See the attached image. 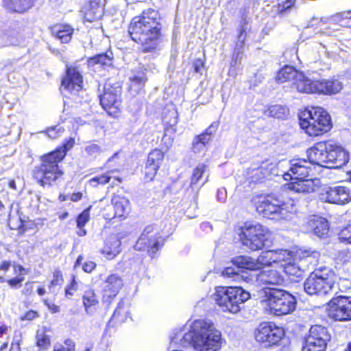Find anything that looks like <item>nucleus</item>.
I'll list each match as a JSON object with an SVG mask.
<instances>
[{
  "label": "nucleus",
  "mask_w": 351,
  "mask_h": 351,
  "mask_svg": "<svg viewBox=\"0 0 351 351\" xmlns=\"http://www.w3.org/2000/svg\"><path fill=\"white\" fill-rule=\"evenodd\" d=\"M332 146L328 141L316 143L307 150V156L311 164L328 168V150H331Z\"/></svg>",
  "instance_id": "18"
},
{
  "label": "nucleus",
  "mask_w": 351,
  "mask_h": 351,
  "mask_svg": "<svg viewBox=\"0 0 351 351\" xmlns=\"http://www.w3.org/2000/svg\"><path fill=\"white\" fill-rule=\"evenodd\" d=\"M121 93V88L119 86H114L106 84L104 93L100 95L101 105L111 116H116L120 110Z\"/></svg>",
  "instance_id": "14"
},
{
  "label": "nucleus",
  "mask_w": 351,
  "mask_h": 351,
  "mask_svg": "<svg viewBox=\"0 0 351 351\" xmlns=\"http://www.w3.org/2000/svg\"><path fill=\"white\" fill-rule=\"evenodd\" d=\"M104 9L101 3L96 0H90L88 5L84 8L85 21L92 22L99 19L103 14Z\"/></svg>",
  "instance_id": "27"
},
{
  "label": "nucleus",
  "mask_w": 351,
  "mask_h": 351,
  "mask_svg": "<svg viewBox=\"0 0 351 351\" xmlns=\"http://www.w3.org/2000/svg\"><path fill=\"white\" fill-rule=\"evenodd\" d=\"M34 0H14L13 3L16 11L23 12L30 8Z\"/></svg>",
  "instance_id": "43"
},
{
  "label": "nucleus",
  "mask_w": 351,
  "mask_h": 351,
  "mask_svg": "<svg viewBox=\"0 0 351 351\" xmlns=\"http://www.w3.org/2000/svg\"><path fill=\"white\" fill-rule=\"evenodd\" d=\"M329 339L326 328L318 325L311 326L302 351H323Z\"/></svg>",
  "instance_id": "15"
},
{
  "label": "nucleus",
  "mask_w": 351,
  "mask_h": 351,
  "mask_svg": "<svg viewBox=\"0 0 351 351\" xmlns=\"http://www.w3.org/2000/svg\"><path fill=\"white\" fill-rule=\"evenodd\" d=\"M256 280L261 285L271 290L273 289L270 286L282 285L285 282V277L278 269H267L257 274Z\"/></svg>",
  "instance_id": "22"
},
{
  "label": "nucleus",
  "mask_w": 351,
  "mask_h": 351,
  "mask_svg": "<svg viewBox=\"0 0 351 351\" xmlns=\"http://www.w3.org/2000/svg\"><path fill=\"white\" fill-rule=\"evenodd\" d=\"M289 257L288 250L279 249L263 252L256 259L246 256H237L232 260V263L238 269L258 270L272 264L280 265V262L287 260Z\"/></svg>",
  "instance_id": "7"
},
{
  "label": "nucleus",
  "mask_w": 351,
  "mask_h": 351,
  "mask_svg": "<svg viewBox=\"0 0 351 351\" xmlns=\"http://www.w3.org/2000/svg\"><path fill=\"white\" fill-rule=\"evenodd\" d=\"M336 275L332 269L323 267L315 270L304 283V291L309 295H327L332 291Z\"/></svg>",
  "instance_id": "8"
},
{
  "label": "nucleus",
  "mask_w": 351,
  "mask_h": 351,
  "mask_svg": "<svg viewBox=\"0 0 351 351\" xmlns=\"http://www.w3.org/2000/svg\"><path fill=\"white\" fill-rule=\"evenodd\" d=\"M112 204L115 217H122L128 213L130 201L126 197L115 195L112 198Z\"/></svg>",
  "instance_id": "29"
},
{
  "label": "nucleus",
  "mask_w": 351,
  "mask_h": 351,
  "mask_svg": "<svg viewBox=\"0 0 351 351\" xmlns=\"http://www.w3.org/2000/svg\"><path fill=\"white\" fill-rule=\"evenodd\" d=\"M180 341L183 346L191 343L196 351H219L224 343L221 332L204 319L195 320L191 331L185 333Z\"/></svg>",
  "instance_id": "2"
},
{
  "label": "nucleus",
  "mask_w": 351,
  "mask_h": 351,
  "mask_svg": "<svg viewBox=\"0 0 351 351\" xmlns=\"http://www.w3.org/2000/svg\"><path fill=\"white\" fill-rule=\"evenodd\" d=\"M271 237V231L259 223L245 226L242 228V243L253 251L262 249Z\"/></svg>",
  "instance_id": "10"
},
{
  "label": "nucleus",
  "mask_w": 351,
  "mask_h": 351,
  "mask_svg": "<svg viewBox=\"0 0 351 351\" xmlns=\"http://www.w3.org/2000/svg\"><path fill=\"white\" fill-rule=\"evenodd\" d=\"M261 304L269 314L281 316L291 313L295 309L296 299L282 289H271L265 291Z\"/></svg>",
  "instance_id": "6"
},
{
  "label": "nucleus",
  "mask_w": 351,
  "mask_h": 351,
  "mask_svg": "<svg viewBox=\"0 0 351 351\" xmlns=\"http://www.w3.org/2000/svg\"><path fill=\"white\" fill-rule=\"evenodd\" d=\"M289 109L281 105H274L268 108L265 114L277 119H285L289 115Z\"/></svg>",
  "instance_id": "37"
},
{
  "label": "nucleus",
  "mask_w": 351,
  "mask_h": 351,
  "mask_svg": "<svg viewBox=\"0 0 351 351\" xmlns=\"http://www.w3.org/2000/svg\"><path fill=\"white\" fill-rule=\"evenodd\" d=\"M38 317V313L37 311L30 310L25 313L23 316L21 317V320H28L32 321L36 317Z\"/></svg>",
  "instance_id": "55"
},
{
  "label": "nucleus",
  "mask_w": 351,
  "mask_h": 351,
  "mask_svg": "<svg viewBox=\"0 0 351 351\" xmlns=\"http://www.w3.org/2000/svg\"><path fill=\"white\" fill-rule=\"evenodd\" d=\"M313 233L318 237H324L328 233V224L325 218L315 217L310 222Z\"/></svg>",
  "instance_id": "33"
},
{
  "label": "nucleus",
  "mask_w": 351,
  "mask_h": 351,
  "mask_svg": "<svg viewBox=\"0 0 351 351\" xmlns=\"http://www.w3.org/2000/svg\"><path fill=\"white\" fill-rule=\"evenodd\" d=\"M121 241L115 237H110L106 240L101 253L108 259H113L121 252Z\"/></svg>",
  "instance_id": "28"
},
{
  "label": "nucleus",
  "mask_w": 351,
  "mask_h": 351,
  "mask_svg": "<svg viewBox=\"0 0 351 351\" xmlns=\"http://www.w3.org/2000/svg\"><path fill=\"white\" fill-rule=\"evenodd\" d=\"M33 291V286L32 282H26L24 289L22 291L23 294L29 295Z\"/></svg>",
  "instance_id": "61"
},
{
  "label": "nucleus",
  "mask_w": 351,
  "mask_h": 351,
  "mask_svg": "<svg viewBox=\"0 0 351 351\" xmlns=\"http://www.w3.org/2000/svg\"><path fill=\"white\" fill-rule=\"evenodd\" d=\"M123 285L122 278L117 274H111L106 278L102 284L104 297L114 298L122 289Z\"/></svg>",
  "instance_id": "24"
},
{
  "label": "nucleus",
  "mask_w": 351,
  "mask_h": 351,
  "mask_svg": "<svg viewBox=\"0 0 351 351\" xmlns=\"http://www.w3.org/2000/svg\"><path fill=\"white\" fill-rule=\"evenodd\" d=\"M129 309L124 302H120L115 309L112 319L117 323H123L129 317Z\"/></svg>",
  "instance_id": "36"
},
{
  "label": "nucleus",
  "mask_w": 351,
  "mask_h": 351,
  "mask_svg": "<svg viewBox=\"0 0 351 351\" xmlns=\"http://www.w3.org/2000/svg\"><path fill=\"white\" fill-rule=\"evenodd\" d=\"M164 158V153L159 149H153L148 155L145 167V176L149 180H153Z\"/></svg>",
  "instance_id": "23"
},
{
  "label": "nucleus",
  "mask_w": 351,
  "mask_h": 351,
  "mask_svg": "<svg viewBox=\"0 0 351 351\" xmlns=\"http://www.w3.org/2000/svg\"><path fill=\"white\" fill-rule=\"evenodd\" d=\"M255 204L257 211L263 217L276 220L287 219L295 206L294 200L287 192L261 196Z\"/></svg>",
  "instance_id": "4"
},
{
  "label": "nucleus",
  "mask_w": 351,
  "mask_h": 351,
  "mask_svg": "<svg viewBox=\"0 0 351 351\" xmlns=\"http://www.w3.org/2000/svg\"><path fill=\"white\" fill-rule=\"evenodd\" d=\"M238 275V269L234 267H228L222 271V276L226 278H234Z\"/></svg>",
  "instance_id": "54"
},
{
  "label": "nucleus",
  "mask_w": 351,
  "mask_h": 351,
  "mask_svg": "<svg viewBox=\"0 0 351 351\" xmlns=\"http://www.w3.org/2000/svg\"><path fill=\"white\" fill-rule=\"evenodd\" d=\"M350 12H343L337 14L331 18V20L335 22H339L343 19H347L349 17Z\"/></svg>",
  "instance_id": "60"
},
{
  "label": "nucleus",
  "mask_w": 351,
  "mask_h": 351,
  "mask_svg": "<svg viewBox=\"0 0 351 351\" xmlns=\"http://www.w3.org/2000/svg\"><path fill=\"white\" fill-rule=\"evenodd\" d=\"M332 146L331 150H328V168H340L349 160L348 153L341 146L332 141H328Z\"/></svg>",
  "instance_id": "20"
},
{
  "label": "nucleus",
  "mask_w": 351,
  "mask_h": 351,
  "mask_svg": "<svg viewBox=\"0 0 351 351\" xmlns=\"http://www.w3.org/2000/svg\"><path fill=\"white\" fill-rule=\"evenodd\" d=\"M250 298L248 292L241 287H217L214 300L223 311L236 313L240 311V304Z\"/></svg>",
  "instance_id": "9"
},
{
  "label": "nucleus",
  "mask_w": 351,
  "mask_h": 351,
  "mask_svg": "<svg viewBox=\"0 0 351 351\" xmlns=\"http://www.w3.org/2000/svg\"><path fill=\"white\" fill-rule=\"evenodd\" d=\"M317 84V93L324 94H335L342 88L341 83L338 80L319 81Z\"/></svg>",
  "instance_id": "31"
},
{
  "label": "nucleus",
  "mask_w": 351,
  "mask_h": 351,
  "mask_svg": "<svg viewBox=\"0 0 351 351\" xmlns=\"http://www.w3.org/2000/svg\"><path fill=\"white\" fill-rule=\"evenodd\" d=\"M193 66L195 72L199 73L201 69L204 66V62L201 59H198L194 62Z\"/></svg>",
  "instance_id": "62"
},
{
  "label": "nucleus",
  "mask_w": 351,
  "mask_h": 351,
  "mask_svg": "<svg viewBox=\"0 0 351 351\" xmlns=\"http://www.w3.org/2000/svg\"><path fill=\"white\" fill-rule=\"evenodd\" d=\"M340 237L342 240L351 243V225L341 230Z\"/></svg>",
  "instance_id": "53"
},
{
  "label": "nucleus",
  "mask_w": 351,
  "mask_h": 351,
  "mask_svg": "<svg viewBox=\"0 0 351 351\" xmlns=\"http://www.w3.org/2000/svg\"><path fill=\"white\" fill-rule=\"evenodd\" d=\"M317 83L318 80H312L300 73L296 80L293 82V88L300 93H317Z\"/></svg>",
  "instance_id": "26"
},
{
  "label": "nucleus",
  "mask_w": 351,
  "mask_h": 351,
  "mask_svg": "<svg viewBox=\"0 0 351 351\" xmlns=\"http://www.w3.org/2000/svg\"><path fill=\"white\" fill-rule=\"evenodd\" d=\"M289 184L288 188L295 193H309L313 191L314 185L312 180L293 179Z\"/></svg>",
  "instance_id": "32"
},
{
  "label": "nucleus",
  "mask_w": 351,
  "mask_h": 351,
  "mask_svg": "<svg viewBox=\"0 0 351 351\" xmlns=\"http://www.w3.org/2000/svg\"><path fill=\"white\" fill-rule=\"evenodd\" d=\"M98 303L99 301L93 291L89 290L85 292L83 295V304L87 313H92Z\"/></svg>",
  "instance_id": "35"
},
{
  "label": "nucleus",
  "mask_w": 351,
  "mask_h": 351,
  "mask_svg": "<svg viewBox=\"0 0 351 351\" xmlns=\"http://www.w3.org/2000/svg\"><path fill=\"white\" fill-rule=\"evenodd\" d=\"M128 33L131 38L141 45L143 52L154 51L161 35L159 13L154 9H148L134 16L129 25Z\"/></svg>",
  "instance_id": "1"
},
{
  "label": "nucleus",
  "mask_w": 351,
  "mask_h": 351,
  "mask_svg": "<svg viewBox=\"0 0 351 351\" xmlns=\"http://www.w3.org/2000/svg\"><path fill=\"white\" fill-rule=\"evenodd\" d=\"M96 267V264L93 261L86 262L83 266L82 269L85 272L90 273Z\"/></svg>",
  "instance_id": "59"
},
{
  "label": "nucleus",
  "mask_w": 351,
  "mask_h": 351,
  "mask_svg": "<svg viewBox=\"0 0 351 351\" xmlns=\"http://www.w3.org/2000/svg\"><path fill=\"white\" fill-rule=\"evenodd\" d=\"M86 152L90 156H97L101 152L99 145L95 143H90L85 147Z\"/></svg>",
  "instance_id": "47"
},
{
  "label": "nucleus",
  "mask_w": 351,
  "mask_h": 351,
  "mask_svg": "<svg viewBox=\"0 0 351 351\" xmlns=\"http://www.w3.org/2000/svg\"><path fill=\"white\" fill-rule=\"evenodd\" d=\"M299 119L301 128L311 136L322 135L332 127L330 115L321 107L305 109Z\"/></svg>",
  "instance_id": "5"
},
{
  "label": "nucleus",
  "mask_w": 351,
  "mask_h": 351,
  "mask_svg": "<svg viewBox=\"0 0 351 351\" xmlns=\"http://www.w3.org/2000/svg\"><path fill=\"white\" fill-rule=\"evenodd\" d=\"M328 317L337 322L351 320V298L339 296L332 298L328 304Z\"/></svg>",
  "instance_id": "13"
},
{
  "label": "nucleus",
  "mask_w": 351,
  "mask_h": 351,
  "mask_svg": "<svg viewBox=\"0 0 351 351\" xmlns=\"http://www.w3.org/2000/svg\"><path fill=\"white\" fill-rule=\"evenodd\" d=\"M64 129L60 125H56L54 127L48 128L46 131V134L51 138H56L58 137L62 132Z\"/></svg>",
  "instance_id": "46"
},
{
  "label": "nucleus",
  "mask_w": 351,
  "mask_h": 351,
  "mask_svg": "<svg viewBox=\"0 0 351 351\" xmlns=\"http://www.w3.org/2000/svg\"><path fill=\"white\" fill-rule=\"evenodd\" d=\"M21 37L18 34H11L9 35V43L12 45H17L21 43Z\"/></svg>",
  "instance_id": "58"
},
{
  "label": "nucleus",
  "mask_w": 351,
  "mask_h": 351,
  "mask_svg": "<svg viewBox=\"0 0 351 351\" xmlns=\"http://www.w3.org/2000/svg\"><path fill=\"white\" fill-rule=\"evenodd\" d=\"M289 258L280 262V268L290 277L291 280L299 281L303 278L304 273L307 269L306 258L289 251Z\"/></svg>",
  "instance_id": "11"
},
{
  "label": "nucleus",
  "mask_w": 351,
  "mask_h": 351,
  "mask_svg": "<svg viewBox=\"0 0 351 351\" xmlns=\"http://www.w3.org/2000/svg\"><path fill=\"white\" fill-rule=\"evenodd\" d=\"M218 125L216 123L211 124L206 130V132L202 134H200V136H204L206 138H208V142L211 141L213 135L217 131Z\"/></svg>",
  "instance_id": "48"
},
{
  "label": "nucleus",
  "mask_w": 351,
  "mask_h": 351,
  "mask_svg": "<svg viewBox=\"0 0 351 351\" xmlns=\"http://www.w3.org/2000/svg\"><path fill=\"white\" fill-rule=\"evenodd\" d=\"M90 207L85 209L77 218V226L79 228H84L86 223L89 221Z\"/></svg>",
  "instance_id": "44"
},
{
  "label": "nucleus",
  "mask_w": 351,
  "mask_h": 351,
  "mask_svg": "<svg viewBox=\"0 0 351 351\" xmlns=\"http://www.w3.org/2000/svg\"><path fill=\"white\" fill-rule=\"evenodd\" d=\"M285 335L284 330L272 322H263L256 329V340L265 346L278 343Z\"/></svg>",
  "instance_id": "12"
},
{
  "label": "nucleus",
  "mask_w": 351,
  "mask_h": 351,
  "mask_svg": "<svg viewBox=\"0 0 351 351\" xmlns=\"http://www.w3.org/2000/svg\"><path fill=\"white\" fill-rule=\"evenodd\" d=\"M77 289V282L75 280V276L73 277L72 282L70 285L67 286L65 289V295H73V291H75Z\"/></svg>",
  "instance_id": "52"
},
{
  "label": "nucleus",
  "mask_w": 351,
  "mask_h": 351,
  "mask_svg": "<svg viewBox=\"0 0 351 351\" xmlns=\"http://www.w3.org/2000/svg\"><path fill=\"white\" fill-rule=\"evenodd\" d=\"M111 177L108 174H104L99 176H96L90 180V183L93 186H97L98 184H105L110 180Z\"/></svg>",
  "instance_id": "45"
},
{
  "label": "nucleus",
  "mask_w": 351,
  "mask_h": 351,
  "mask_svg": "<svg viewBox=\"0 0 351 351\" xmlns=\"http://www.w3.org/2000/svg\"><path fill=\"white\" fill-rule=\"evenodd\" d=\"M304 159H293L290 162L289 171L283 174L286 180L293 179H306L309 175L310 168Z\"/></svg>",
  "instance_id": "21"
},
{
  "label": "nucleus",
  "mask_w": 351,
  "mask_h": 351,
  "mask_svg": "<svg viewBox=\"0 0 351 351\" xmlns=\"http://www.w3.org/2000/svg\"><path fill=\"white\" fill-rule=\"evenodd\" d=\"M73 32V28L68 25H56L51 28V34L62 43H69Z\"/></svg>",
  "instance_id": "30"
},
{
  "label": "nucleus",
  "mask_w": 351,
  "mask_h": 351,
  "mask_svg": "<svg viewBox=\"0 0 351 351\" xmlns=\"http://www.w3.org/2000/svg\"><path fill=\"white\" fill-rule=\"evenodd\" d=\"M263 80V76L259 73H255L254 77L250 80L251 86H258Z\"/></svg>",
  "instance_id": "56"
},
{
  "label": "nucleus",
  "mask_w": 351,
  "mask_h": 351,
  "mask_svg": "<svg viewBox=\"0 0 351 351\" xmlns=\"http://www.w3.org/2000/svg\"><path fill=\"white\" fill-rule=\"evenodd\" d=\"M36 344L43 350L46 349L50 345L49 337L45 333L43 328L39 329L36 332Z\"/></svg>",
  "instance_id": "39"
},
{
  "label": "nucleus",
  "mask_w": 351,
  "mask_h": 351,
  "mask_svg": "<svg viewBox=\"0 0 351 351\" xmlns=\"http://www.w3.org/2000/svg\"><path fill=\"white\" fill-rule=\"evenodd\" d=\"M11 266V262L8 261H4L0 263V270H3L7 271Z\"/></svg>",
  "instance_id": "64"
},
{
  "label": "nucleus",
  "mask_w": 351,
  "mask_h": 351,
  "mask_svg": "<svg viewBox=\"0 0 351 351\" xmlns=\"http://www.w3.org/2000/svg\"><path fill=\"white\" fill-rule=\"evenodd\" d=\"M208 143V138L198 135L193 141L192 149L195 153H199L204 150L206 145Z\"/></svg>",
  "instance_id": "40"
},
{
  "label": "nucleus",
  "mask_w": 351,
  "mask_h": 351,
  "mask_svg": "<svg viewBox=\"0 0 351 351\" xmlns=\"http://www.w3.org/2000/svg\"><path fill=\"white\" fill-rule=\"evenodd\" d=\"M24 276H18L14 278L8 280V285L12 288H19L21 285V282L24 281Z\"/></svg>",
  "instance_id": "51"
},
{
  "label": "nucleus",
  "mask_w": 351,
  "mask_h": 351,
  "mask_svg": "<svg viewBox=\"0 0 351 351\" xmlns=\"http://www.w3.org/2000/svg\"><path fill=\"white\" fill-rule=\"evenodd\" d=\"M63 282V277L60 271H56L53 273V280H51L49 288L54 286L60 285Z\"/></svg>",
  "instance_id": "50"
},
{
  "label": "nucleus",
  "mask_w": 351,
  "mask_h": 351,
  "mask_svg": "<svg viewBox=\"0 0 351 351\" xmlns=\"http://www.w3.org/2000/svg\"><path fill=\"white\" fill-rule=\"evenodd\" d=\"M300 72L296 71L293 66H285L280 70L276 75V80L279 83H284L286 82L293 81L295 82Z\"/></svg>",
  "instance_id": "34"
},
{
  "label": "nucleus",
  "mask_w": 351,
  "mask_h": 351,
  "mask_svg": "<svg viewBox=\"0 0 351 351\" xmlns=\"http://www.w3.org/2000/svg\"><path fill=\"white\" fill-rule=\"evenodd\" d=\"M153 232L154 228L152 226L146 227L134 245V248L136 250L148 249L151 254H155L162 243L161 237L153 234Z\"/></svg>",
  "instance_id": "17"
},
{
  "label": "nucleus",
  "mask_w": 351,
  "mask_h": 351,
  "mask_svg": "<svg viewBox=\"0 0 351 351\" xmlns=\"http://www.w3.org/2000/svg\"><path fill=\"white\" fill-rule=\"evenodd\" d=\"M45 304L47 306L48 309L52 313H56L60 312V307L56 304L52 303L48 300H43Z\"/></svg>",
  "instance_id": "57"
},
{
  "label": "nucleus",
  "mask_w": 351,
  "mask_h": 351,
  "mask_svg": "<svg viewBox=\"0 0 351 351\" xmlns=\"http://www.w3.org/2000/svg\"><path fill=\"white\" fill-rule=\"evenodd\" d=\"M147 80V78L145 74L140 73L139 75H136L131 79V84L130 87V88H134L135 90H137L145 84Z\"/></svg>",
  "instance_id": "41"
},
{
  "label": "nucleus",
  "mask_w": 351,
  "mask_h": 351,
  "mask_svg": "<svg viewBox=\"0 0 351 351\" xmlns=\"http://www.w3.org/2000/svg\"><path fill=\"white\" fill-rule=\"evenodd\" d=\"M320 199L331 204H346L351 201V190L345 186H326L322 189Z\"/></svg>",
  "instance_id": "16"
},
{
  "label": "nucleus",
  "mask_w": 351,
  "mask_h": 351,
  "mask_svg": "<svg viewBox=\"0 0 351 351\" xmlns=\"http://www.w3.org/2000/svg\"><path fill=\"white\" fill-rule=\"evenodd\" d=\"M278 5V11L282 12L290 8L293 5V0H276Z\"/></svg>",
  "instance_id": "49"
},
{
  "label": "nucleus",
  "mask_w": 351,
  "mask_h": 351,
  "mask_svg": "<svg viewBox=\"0 0 351 351\" xmlns=\"http://www.w3.org/2000/svg\"><path fill=\"white\" fill-rule=\"evenodd\" d=\"M112 60V53L111 51L105 53H100L90 59V64L98 63L104 66L111 65Z\"/></svg>",
  "instance_id": "38"
},
{
  "label": "nucleus",
  "mask_w": 351,
  "mask_h": 351,
  "mask_svg": "<svg viewBox=\"0 0 351 351\" xmlns=\"http://www.w3.org/2000/svg\"><path fill=\"white\" fill-rule=\"evenodd\" d=\"M53 351H75V343L72 339H68L63 344L55 345Z\"/></svg>",
  "instance_id": "42"
},
{
  "label": "nucleus",
  "mask_w": 351,
  "mask_h": 351,
  "mask_svg": "<svg viewBox=\"0 0 351 351\" xmlns=\"http://www.w3.org/2000/svg\"><path fill=\"white\" fill-rule=\"evenodd\" d=\"M14 269L16 274L19 273L20 276H23L26 274L25 269L21 265H14Z\"/></svg>",
  "instance_id": "63"
},
{
  "label": "nucleus",
  "mask_w": 351,
  "mask_h": 351,
  "mask_svg": "<svg viewBox=\"0 0 351 351\" xmlns=\"http://www.w3.org/2000/svg\"><path fill=\"white\" fill-rule=\"evenodd\" d=\"M208 166L204 163L198 164L193 169L191 176L190 188L197 191L208 181V176L206 175Z\"/></svg>",
  "instance_id": "25"
},
{
  "label": "nucleus",
  "mask_w": 351,
  "mask_h": 351,
  "mask_svg": "<svg viewBox=\"0 0 351 351\" xmlns=\"http://www.w3.org/2000/svg\"><path fill=\"white\" fill-rule=\"evenodd\" d=\"M83 80L79 67L66 66V76L62 80V86L68 91L75 93L82 89Z\"/></svg>",
  "instance_id": "19"
},
{
  "label": "nucleus",
  "mask_w": 351,
  "mask_h": 351,
  "mask_svg": "<svg viewBox=\"0 0 351 351\" xmlns=\"http://www.w3.org/2000/svg\"><path fill=\"white\" fill-rule=\"evenodd\" d=\"M75 144V140L70 138L62 148L57 149L41 158V165L34 171V178L41 186L51 185L63 172L59 169L58 163L65 157L66 152Z\"/></svg>",
  "instance_id": "3"
}]
</instances>
